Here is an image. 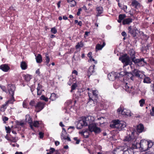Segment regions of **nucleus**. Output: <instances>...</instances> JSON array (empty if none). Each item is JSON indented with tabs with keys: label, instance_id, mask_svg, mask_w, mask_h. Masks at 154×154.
<instances>
[{
	"label": "nucleus",
	"instance_id": "1",
	"mask_svg": "<svg viewBox=\"0 0 154 154\" xmlns=\"http://www.w3.org/2000/svg\"><path fill=\"white\" fill-rule=\"evenodd\" d=\"M147 144V141L145 140H141L140 143H137L136 141L134 143H132V147L134 149L141 148L143 151H145L148 150Z\"/></svg>",
	"mask_w": 154,
	"mask_h": 154
},
{
	"label": "nucleus",
	"instance_id": "2",
	"mask_svg": "<svg viewBox=\"0 0 154 154\" xmlns=\"http://www.w3.org/2000/svg\"><path fill=\"white\" fill-rule=\"evenodd\" d=\"M110 127L112 128H116L119 131L122 130L126 126V123L123 121H120L119 120H114L110 125Z\"/></svg>",
	"mask_w": 154,
	"mask_h": 154
},
{
	"label": "nucleus",
	"instance_id": "3",
	"mask_svg": "<svg viewBox=\"0 0 154 154\" xmlns=\"http://www.w3.org/2000/svg\"><path fill=\"white\" fill-rule=\"evenodd\" d=\"M131 57V58L132 61L135 63H138L139 66H143L146 64V63L144 60L143 58L140 59H135V53L134 50H131L130 52Z\"/></svg>",
	"mask_w": 154,
	"mask_h": 154
},
{
	"label": "nucleus",
	"instance_id": "4",
	"mask_svg": "<svg viewBox=\"0 0 154 154\" xmlns=\"http://www.w3.org/2000/svg\"><path fill=\"white\" fill-rule=\"evenodd\" d=\"M117 112L119 114H121L125 116H131V112L130 110L123 108L120 106L117 110Z\"/></svg>",
	"mask_w": 154,
	"mask_h": 154
},
{
	"label": "nucleus",
	"instance_id": "5",
	"mask_svg": "<svg viewBox=\"0 0 154 154\" xmlns=\"http://www.w3.org/2000/svg\"><path fill=\"white\" fill-rule=\"evenodd\" d=\"M119 60L123 63L124 67L131 64V61L129 57L127 54H125L123 56L120 57Z\"/></svg>",
	"mask_w": 154,
	"mask_h": 154
},
{
	"label": "nucleus",
	"instance_id": "6",
	"mask_svg": "<svg viewBox=\"0 0 154 154\" xmlns=\"http://www.w3.org/2000/svg\"><path fill=\"white\" fill-rule=\"evenodd\" d=\"M115 151L119 154H129L128 147L126 145L119 146L116 148Z\"/></svg>",
	"mask_w": 154,
	"mask_h": 154
},
{
	"label": "nucleus",
	"instance_id": "7",
	"mask_svg": "<svg viewBox=\"0 0 154 154\" xmlns=\"http://www.w3.org/2000/svg\"><path fill=\"white\" fill-rule=\"evenodd\" d=\"M88 129L90 131H93L96 134L99 133L101 131L100 128L97 127L96 124L94 123H92L89 124Z\"/></svg>",
	"mask_w": 154,
	"mask_h": 154
},
{
	"label": "nucleus",
	"instance_id": "8",
	"mask_svg": "<svg viewBox=\"0 0 154 154\" xmlns=\"http://www.w3.org/2000/svg\"><path fill=\"white\" fill-rule=\"evenodd\" d=\"M44 103L39 102L35 106V111L38 112L42 110L44 107L45 105Z\"/></svg>",
	"mask_w": 154,
	"mask_h": 154
},
{
	"label": "nucleus",
	"instance_id": "9",
	"mask_svg": "<svg viewBox=\"0 0 154 154\" xmlns=\"http://www.w3.org/2000/svg\"><path fill=\"white\" fill-rule=\"evenodd\" d=\"M118 76L117 72H113L108 75V77L109 80L112 81L118 79Z\"/></svg>",
	"mask_w": 154,
	"mask_h": 154
},
{
	"label": "nucleus",
	"instance_id": "10",
	"mask_svg": "<svg viewBox=\"0 0 154 154\" xmlns=\"http://www.w3.org/2000/svg\"><path fill=\"white\" fill-rule=\"evenodd\" d=\"M87 126V123L86 122V120L84 119L83 118L81 120H80L77 125V128L78 129H80L83 126Z\"/></svg>",
	"mask_w": 154,
	"mask_h": 154
},
{
	"label": "nucleus",
	"instance_id": "11",
	"mask_svg": "<svg viewBox=\"0 0 154 154\" xmlns=\"http://www.w3.org/2000/svg\"><path fill=\"white\" fill-rule=\"evenodd\" d=\"M8 89L9 94L11 96H14V92L15 89V87L13 85L8 84Z\"/></svg>",
	"mask_w": 154,
	"mask_h": 154
},
{
	"label": "nucleus",
	"instance_id": "12",
	"mask_svg": "<svg viewBox=\"0 0 154 154\" xmlns=\"http://www.w3.org/2000/svg\"><path fill=\"white\" fill-rule=\"evenodd\" d=\"M91 93H92L93 96L95 97H97L98 94V91L96 90H94L90 91V92H88V95L89 97L90 102L91 101L93 102V100L92 99L91 97Z\"/></svg>",
	"mask_w": 154,
	"mask_h": 154
},
{
	"label": "nucleus",
	"instance_id": "13",
	"mask_svg": "<svg viewBox=\"0 0 154 154\" xmlns=\"http://www.w3.org/2000/svg\"><path fill=\"white\" fill-rule=\"evenodd\" d=\"M125 90L128 93H131L133 92L134 88V87L131 85L126 83L124 88Z\"/></svg>",
	"mask_w": 154,
	"mask_h": 154
},
{
	"label": "nucleus",
	"instance_id": "14",
	"mask_svg": "<svg viewBox=\"0 0 154 154\" xmlns=\"http://www.w3.org/2000/svg\"><path fill=\"white\" fill-rule=\"evenodd\" d=\"M84 119L86 120V122L87 123V125L92 123H94L93 122L94 120V118L91 116H88L87 117L83 118Z\"/></svg>",
	"mask_w": 154,
	"mask_h": 154
},
{
	"label": "nucleus",
	"instance_id": "15",
	"mask_svg": "<svg viewBox=\"0 0 154 154\" xmlns=\"http://www.w3.org/2000/svg\"><path fill=\"white\" fill-rule=\"evenodd\" d=\"M124 140L126 141H127L130 142L132 145V143H134L136 141V140L134 138H133L130 135H127L126 136L125 139Z\"/></svg>",
	"mask_w": 154,
	"mask_h": 154
},
{
	"label": "nucleus",
	"instance_id": "16",
	"mask_svg": "<svg viewBox=\"0 0 154 154\" xmlns=\"http://www.w3.org/2000/svg\"><path fill=\"white\" fill-rule=\"evenodd\" d=\"M10 69V67L7 64H5L0 66V69L4 72H7Z\"/></svg>",
	"mask_w": 154,
	"mask_h": 154
},
{
	"label": "nucleus",
	"instance_id": "17",
	"mask_svg": "<svg viewBox=\"0 0 154 154\" xmlns=\"http://www.w3.org/2000/svg\"><path fill=\"white\" fill-rule=\"evenodd\" d=\"M62 129L61 134V138L62 139L66 140L67 139V135L66 131L64 128H63Z\"/></svg>",
	"mask_w": 154,
	"mask_h": 154
},
{
	"label": "nucleus",
	"instance_id": "18",
	"mask_svg": "<svg viewBox=\"0 0 154 154\" xmlns=\"http://www.w3.org/2000/svg\"><path fill=\"white\" fill-rule=\"evenodd\" d=\"M95 65L91 66L89 68L88 70V75L89 77L94 72V69Z\"/></svg>",
	"mask_w": 154,
	"mask_h": 154
},
{
	"label": "nucleus",
	"instance_id": "19",
	"mask_svg": "<svg viewBox=\"0 0 154 154\" xmlns=\"http://www.w3.org/2000/svg\"><path fill=\"white\" fill-rule=\"evenodd\" d=\"M132 21V19L130 18H126L124 19L122 21V24L123 25L129 24Z\"/></svg>",
	"mask_w": 154,
	"mask_h": 154
},
{
	"label": "nucleus",
	"instance_id": "20",
	"mask_svg": "<svg viewBox=\"0 0 154 154\" xmlns=\"http://www.w3.org/2000/svg\"><path fill=\"white\" fill-rule=\"evenodd\" d=\"M131 5L136 8L140 7V4L136 0H133L132 2Z\"/></svg>",
	"mask_w": 154,
	"mask_h": 154
},
{
	"label": "nucleus",
	"instance_id": "21",
	"mask_svg": "<svg viewBox=\"0 0 154 154\" xmlns=\"http://www.w3.org/2000/svg\"><path fill=\"white\" fill-rule=\"evenodd\" d=\"M97 13V14L96 16L97 17L99 16L102 14L103 12V8L101 7H98L96 8Z\"/></svg>",
	"mask_w": 154,
	"mask_h": 154
},
{
	"label": "nucleus",
	"instance_id": "22",
	"mask_svg": "<svg viewBox=\"0 0 154 154\" xmlns=\"http://www.w3.org/2000/svg\"><path fill=\"white\" fill-rule=\"evenodd\" d=\"M105 45V43L104 42H103V44L102 45H101L99 44H97L95 48L96 51H97L98 50H101Z\"/></svg>",
	"mask_w": 154,
	"mask_h": 154
},
{
	"label": "nucleus",
	"instance_id": "23",
	"mask_svg": "<svg viewBox=\"0 0 154 154\" xmlns=\"http://www.w3.org/2000/svg\"><path fill=\"white\" fill-rule=\"evenodd\" d=\"M144 127L143 125L140 124L137 127V130L139 133H141L144 130Z\"/></svg>",
	"mask_w": 154,
	"mask_h": 154
},
{
	"label": "nucleus",
	"instance_id": "24",
	"mask_svg": "<svg viewBox=\"0 0 154 154\" xmlns=\"http://www.w3.org/2000/svg\"><path fill=\"white\" fill-rule=\"evenodd\" d=\"M20 66L22 70H25L27 68V63L24 61H23L21 62Z\"/></svg>",
	"mask_w": 154,
	"mask_h": 154
},
{
	"label": "nucleus",
	"instance_id": "25",
	"mask_svg": "<svg viewBox=\"0 0 154 154\" xmlns=\"http://www.w3.org/2000/svg\"><path fill=\"white\" fill-rule=\"evenodd\" d=\"M23 77L24 78L26 81L27 82L29 81L32 78V76L31 75L27 74L23 75Z\"/></svg>",
	"mask_w": 154,
	"mask_h": 154
},
{
	"label": "nucleus",
	"instance_id": "26",
	"mask_svg": "<svg viewBox=\"0 0 154 154\" xmlns=\"http://www.w3.org/2000/svg\"><path fill=\"white\" fill-rule=\"evenodd\" d=\"M26 121L29 124L32 123V118L29 115H27L26 116Z\"/></svg>",
	"mask_w": 154,
	"mask_h": 154
},
{
	"label": "nucleus",
	"instance_id": "27",
	"mask_svg": "<svg viewBox=\"0 0 154 154\" xmlns=\"http://www.w3.org/2000/svg\"><path fill=\"white\" fill-rule=\"evenodd\" d=\"M11 96L12 97L8 101L5 102L6 104H7L8 105L9 104H13L15 100L14 96Z\"/></svg>",
	"mask_w": 154,
	"mask_h": 154
},
{
	"label": "nucleus",
	"instance_id": "28",
	"mask_svg": "<svg viewBox=\"0 0 154 154\" xmlns=\"http://www.w3.org/2000/svg\"><path fill=\"white\" fill-rule=\"evenodd\" d=\"M36 62L38 63H41L42 61V57L40 54H38L36 57Z\"/></svg>",
	"mask_w": 154,
	"mask_h": 154
},
{
	"label": "nucleus",
	"instance_id": "29",
	"mask_svg": "<svg viewBox=\"0 0 154 154\" xmlns=\"http://www.w3.org/2000/svg\"><path fill=\"white\" fill-rule=\"evenodd\" d=\"M78 86V85L76 83H73L71 86V90L70 92H72L75 90Z\"/></svg>",
	"mask_w": 154,
	"mask_h": 154
},
{
	"label": "nucleus",
	"instance_id": "30",
	"mask_svg": "<svg viewBox=\"0 0 154 154\" xmlns=\"http://www.w3.org/2000/svg\"><path fill=\"white\" fill-rule=\"evenodd\" d=\"M46 56V58H45V63H46V65L48 66H50L51 64H48L50 61V58L48 56V54H46L45 55Z\"/></svg>",
	"mask_w": 154,
	"mask_h": 154
},
{
	"label": "nucleus",
	"instance_id": "31",
	"mask_svg": "<svg viewBox=\"0 0 154 154\" xmlns=\"http://www.w3.org/2000/svg\"><path fill=\"white\" fill-rule=\"evenodd\" d=\"M8 105L7 104H6L5 102V104L2 105L0 107V111L2 112H4L6 109V106Z\"/></svg>",
	"mask_w": 154,
	"mask_h": 154
},
{
	"label": "nucleus",
	"instance_id": "32",
	"mask_svg": "<svg viewBox=\"0 0 154 154\" xmlns=\"http://www.w3.org/2000/svg\"><path fill=\"white\" fill-rule=\"evenodd\" d=\"M137 31V30L136 29H133L129 33H131L133 36L135 37L136 36L137 34L136 31Z\"/></svg>",
	"mask_w": 154,
	"mask_h": 154
},
{
	"label": "nucleus",
	"instance_id": "33",
	"mask_svg": "<svg viewBox=\"0 0 154 154\" xmlns=\"http://www.w3.org/2000/svg\"><path fill=\"white\" fill-rule=\"evenodd\" d=\"M84 46V44L82 41H81L77 43V45L75 46V48L76 49H78L79 48H82Z\"/></svg>",
	"mask_w": 154,
	"mask_h": 154
},
{
	"label": "nucleus",
	"instance_id": "34",
	"mask_svg": "<svg viewBox=\"0 0 154 154\" xmlns=\"http://www.w3.org/2000/svg\"><path fill=\"white\" fill-rule=\"evenodd\" d=\"M117 74L119 75L118 76V79L127 74L126 72L125 71L121 72L119 73L117 72Z\"/></svg>",
	"mask_w": 154,
	"mask_h": 154
},
{
	"label": "nucleus",
	"instance_id": "35",
	"mask_svg": "<svg viewBox=\"0 0 154 154\" xmlns=\"http://www.w3.org/2000/svg\"><path fill=\"white\" fill-rule=\"evenodd\" d=\"M133 72L136 76L139 77H140V72L139 71H138L137 69H134L133 71Z\"/></svg>",
	"mask_w": 154,
	"mask_h": 154
},
{
	"label": "nucleus",
	"instance_id": "36",
	"mask_svg": "<svg viewBox=\"0 0 154 154\" xmlns=\"http://www.w3.org/2000/svg\"><path fill=\"white\" fill-rule=\"evenodd\" d=\"M49 99L52 101L55 100L56 99V94L54 93H52L51 94Z\"/></svg>",
	"mask_w": 154,
	"mask_h": 154
},
{
	"label": "nucleus",
	"instance_id": "37",
	"mask_svg": "<svg viewBox=\"0 0 154 154\" xmlns=\"http://www.w3.org/2000/svg\"><path fill=\"white\" fill-rule=\"evenodd\" d=\"M143 82L144 83H150L151 82L150 79L148 77H146L144 79Z\"/></svg>",
	"mask_w": 154,
	"mask_h": 154
},
{
	"label": "nucleus",
	"instance_id": "38",
	"mask_svg": "<svg viewBox=\"0 0 154 154\" xmlns=\"http://www.w3.org/2000/svg\"><path fill=\"white\" fill-rule=\"evenodd\" d=\"M147 146L148 147V150L149 148H151L153 145V143L151 141H147Z\"/></svg>",
	"mask_w": 154,
	"mask_h": 154
},
{
	"label": "nucleus",
	"instance_id": "39",
	"mask_svg": "<svg viewBox=\"0 0 154 154\" xmlns=\"http://www.w3.org/2000/svg\"><path fill=\"white\" fill-rule=\"evenodd\" d=\"M80 55L79 53L77 52H75L73 57L75 58V60H78L79 59V57Z\"/></svg>",
	"mask_w": 154,
	"mask_h": 154
},
{
	"label": "nucleus",
	"instance_id": "40",
	"mask_svg": "<svg viewBox=\"0 0 154 154\" xmlns=\"http://www.w3.org/2000/svg\"><path fill=\"white\" fill-rule=\"evenodd\" d=\"M139 103L140 106L141 107L143 106L145 103V100L144 99H141L139 101Z\"/></svg>",
	"mask_w": 154,
	"mask_h": 154
},
{
	"label": "nucleus",
	"instance_id": "41",
	"mask_svg": "<svg viewBox=\"0 0 154 154\" xmlns=\"http://www.w3.org/2000/svg\"><path fill=\"white\" fill-rule=\"evenodd\" d=\"M18 140L17 137H11L10 138V141H12L13 142L15 143Z\"/></svg>",
	"mask_w": 154,
	"mask_h": 154
},
{
	"label": "nucleus",
	"instance_id": "42",
	"mask_svg": "<svg viewBox=\"0 0 154 154\" xmlns=\"http://www.w3.org/2000/svg\"><path fill=\"white\" fill-rule=\"evenodd\" d=\"M70 2L71 3H70L71 4V7H74V6L76 4L74 0H70ZM69 0H68V2H69Z\"/></svg>",
	"mask_w": 154,
	"mask_h": 154
},
{
	"label": "nucleus",
	"instance_id": "43",
	"mask_svg": "<svg viewBox=\"0 0 154 154\" xmlns=\"http://www.w3.org/2000/svg\"><path fill=\"white\" fill-rule=\"evenodd\" d=\"M40 99L41 100H44L46 102H47L48 100V99L47 97H46L44 95H42L40 97Z\"/></svg>",
	"mask_w": 154,
	"mask_h": 154
},
{
	"label": "nucleus",
	"instance_id": "44",
	"mask_svg": "<svg viewBox=\"0 0 154 154\" xmlns=\"http://www.w3.org/2000/svg\"><path fill=\"white\" fill-rule=\"evenodd\" d=\"M126 17L125 14H120L119 16V18L122 20H123Z\"/></svg>",
	"mask_w": 154,
	"mask_h": 154
},
{
	"label": "nucleus",
	"instance_id": "45",
	"mask_svg": "<svg viewBox=\"0 0 154 154\" xmlns=\"http://www.w3.org/2000/svg\"><path fill=\"white\" fill-rule=\"evenodd\" d=\"M23 108H28V104L26 101L24 100L23 103Z\"/></svg>",
	"mask_w": 154,
	"mask_h": 154
},
{
	"label": "nucleus",
	"instance_id": "46",
	"mask_svg": "<svg viewBox=\"0 0 154 154\" xmlns=\"http://www.w3.org/2000/svg\"><path fill=\"white\" fill-rule=\"evenodd\" d=\"M51 31L54 34H56L57 32V31L55 27L52 28L51 29Z\"/></svg>",
	"mask_w": 154,
	"mask_h": 154
},
{
	"label": "nucleus",
	"instance_id": "47",
	"mask_svg": "<svg viewBox=\"0 0 154 154\" xmlns=\"http://www.w3.org/2000/svg\"><path fill=\"white\" fill-rule=\"evenodd\" d=\"M29 105L31 106H34L35 107V101L33 100H31L29 103Z\"/></svg>",
	"mask_w": 154,
	"mask_h": 154
},
{
	"label": "nucleus",
	"instance_id": "48",
	"mask_svg": "<svg viewBox=\"0 0 154 154\" xmlns=\"http://www.w3.org/2000/svg\"><path fill=\"white\" fill-rule=\"evenodd\" d=\"M39 123L38 121H35L34 123H32L33 126L35 127H38V126Z\"/></svg>",
	"mask_w": 154,
	"mask_h": 154
},
{
	"label": "nucleus",
	"instance_id": "49",
	"mask_svg": "<svg viewBox=\"0 0 154 154\" xmlns=\"http://www.w3.org/2000/svg\"><path fill=\"white\" fill-rule=\"evenodd\" d=\"M5 130L7 133H10L11 131V129L9 127H5Z\"/></svg>",
	"mask_w": 154,
	"mask_h": 154
},
{
	"label": "nucleus",
	"instance_id": "50",
	"mask_svg": "<svg viewBox=\"0 0 154 154\" xmlns=\"http://www.w3.org/2000/svg\"><path fill=\"white\" fill-rule=\"evenodd\" d=\"M42 86L39 83L38 84L37 90H42Z\"/></svg>",
	"mask_w": 154,
	"mask_h": 154
},
{
	"label": "nucleus",
	"instance_id": "51",
	"mask_svg": "<svg viewBox=\"0 0 154 154\" xmlns=\"http://www.w3.org/2000/svg\"><path fill=\"white\" fill-rule=\"evenodd\" d=\"M39 135L40 138L42 139L44 137V134L43 133L40 132L39 133Z\"/></svg>",
	"mask_w": 154,
	"mask_h": 154
},
{
	"label": "nucleus",
	"instance_id": "52",
	"mask_svg": "<svg viewBox=\"0 0 154 154\" xmlns=\"http://www.w3.org/2000/svg\"><path fill=\"white\" fill-rule=\"evenodd\" d=\"M87 133V130L82 131L81 132H79V134L82 135H84V134L86 133Z\"/></svg>",
	"mask_w": 154,
	"mask_h": 154
},
{
	"label": "nucleus",
	"instance_id": "53",
	"mask_svg": "<svg viewBox=\"0 0 154 154\" xmlns=\"http://www.w3.org/2000/svg\"><path fill=\"white\" fill-rule=\"evenodd\" d=\"M121 9L123 10L125 12H127V7L126 5H124L123 7L121 8Z\"/></svg>",
	"mask_w": 154,
	"mask_h": 154
},
{
	"label": "nucleus",
	"instance_id": "54",
	"mask_svg": "<svg viewBox=\"0 0 154 154\" xmlns=\"http://www.w3.org/2000/svg\"><path fill=\"white\" fill-rule=\"evenodd\" d=\"M42 90H37V94L38 96L40 95L42 93Z\"/></svg>",
	"mask_w": 154,
	"mask_h": 154
},
{
	"label": "nucleus",
	"instance_id": "55",
	"mask_svg": "<svg viewBox=\"0 0 154 154\" xmlns=\"http://www.w3.org/2000/svg\"><path fill=\"white\" fill-rule=\"evenodd\" d=\"M75 78H73V77H71V78L69 79V81L71 82V83H72L73 82L75 81Z\"/></svg>",
	"mask_w": 154,
	"mask_h": 154
},
{
	"label": "nucleus",
	"instance_id": "56",
	"mask_svg": "<svg viewBox=\"0 0 154 154\" xmlns=\"http://www.w3.org/2000/svg\"><path fill=\"white\" fill-rule=\"evenodd\" d=\"M73 139L76 141L75 143L76 144H78L79 143L80 140H78L77 139V137H74L73 138Z\"/></svg>",
	"mask_w": 154,
	"mask_h": 154
},
{
	"label": "nucleus",
	"instance_id": "57",
	"mask_svg": "<svg viewBox=\"0 0 154 154\" xmlns=\"http://www.w3.org/2000/svg\"><path fill=\"white\" fill-rule=\"evenodd\" d=\"M150 114L152 116H154V107L152 108Z\"/></svg>",
	"mask_w": 154,
	"mask_h": 154
},
{
	"label": "nucleus",
	"instance_id": "58",
	"mask_svg": "<svg viewBox=\"0 0 154 154\" xmlns=\"http://www.w3.org/2000/svg\"><path fill=\"white\" fill-rule=\"evenodd\" d=\"M82 11V9L81 8H79L78 10V11L77 13V15L78 16L79 15L80 12Z\"/></svg>",
	"mask_w": 154,
	"mask_h": 154
},
{
	"label": "nucleus",
	"instance_id": "59",
	"mask_svg": "<svg viewBox=\"0 0 154 154\" xmlns=\"http://www.w3.org/2000/svg\"><path fill=\"white\" fill-rule=\"evenodd\" d=\"M8 118L6 117H5L3 118V120L4 122V123H5V121H7L8 120Z\"/></svg>",
	"mask_w": 154,
	"mask_h": 154
},
{
	"label": "nucleus",
	"instance_id": "60",
	"mask_svg": "<svg viewBox=\"0 0 154 154\" xmlns=\"http://www.w3.org/2000/svg\"><path fill=\"white\" fill-rule=\"evenodd\" d=\"M121 34L122 36L125 37H126L127 36V34L124 31L122 32Z\"/></svg>",
	"mask_w": 154,
	"mask_h": 154
},
{
	"label": "nucleus",
	"instance_id": "61",
	"mask_svg": "<svg viewBox=\"0 0 154 154\" xmlns=\"http://www.w3.org/2000/svg\"><path fill=\"white\" fill-rule=\"evenodd\" d=\"M72 74H74L75 75H78V72L76 70H74L72 72Z\"/></svg>",
	"mask_w": 154,
	"mask_h": 154
},
{
	"label": "nucleus",
	"instance_id": "62",
	"mask_svg": "<svg viewBox=\"0 0 154 154\" xmlns=\"http://www.w3.org/2000/svg\"><path fill=\"white\" fill-rule=\"evenodd\" d=\"M1 88L3 90V91L5 92H6L7 91L6 89L5 86H2L1 87Z\"/></svg>",
	"mask_w": 154,
	"mask_h": 154
},
{
	"label": "nucleus",
	"instance_id": "63",
	"mask_svg": "<svg viewBox=\"0 0 154 154\" xmlns=\"http://www.w3.org/2000/svg\"><path fill=\"white\" fill-rule=\"evenodd\" d=\"M55 144L56 146H57L60 144V142L58 141H56L55 142Z\"/></svg>",
	"mask_w": 154,
	"mask_h": 154
},
{
	"label": "nucleus",
	"instance_id": "64",
	"mask_svg": "<svg viewBox=\"0 0 154 154\" xmlns=\"http://www.w3.org/2000/svg\"><path fill=\"white\" fill-rule=\"evenodd\" d=\"M92 53L91 52H89L88 54V56L89 57H92Z\"/></svg>",
	"mask_w": 154,
	"mask_h": 154
}]
</instances>
